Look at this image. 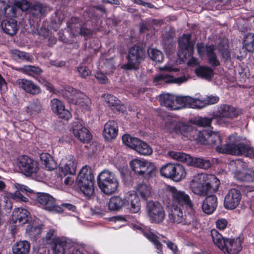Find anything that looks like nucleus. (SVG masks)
I'll return each instance as SVG.
<instances>
[{
  "instance_id": "nucleus-16",
  "label": "nucleus",
  "mask_w": 254,
  "mask_h": 254,
  "mask_svg": "<svg viewBox=\"0 0 254 254\" xmlns=\"http://www.w3.org/2000/svg\"><path fill=\"white\" fill-rule=\"evenodd\" d=\"M179 127L180 128L177 134H180L190 140L199 141L201 131L197 130L195 125L181 123Z\"/></svg>"
},
{
  "instance_id": "nucleus-15",
  "label": "nucleus",
  "mask_w": 254,
  "mask_h": 254,
  "mask_svg": "<svg viewBox=\"0 0 254 254\" xmlns=\"http://www.w3.org/2000/svg\"><path fill=\"white\" fill-rule=\"evenodd\" d=\"M215 47L213 45L206 46L200 43L197 44V51L199 57L206 56L209 63L212 66H216L220 64L219 60L214 52Z\"/></svg>"
},
{
  "instance_id": "nucleus-28",
  "label": "nucleus",
  "mask_w": 254,
  "mask_h": 254,
  "mask_svg": "<svg viewBox=\"0 0 254 254\" xmlns=\"http://www.w3.org/2000/svg\"><path fill=\"white\" fill-rule=\"evenodd\" d=\"M159 101L162 106L171 110H178L179 107L175 104V97L170 94H163L160 95Z\"/></svg>"
},
{
  "instance_id": "nucleus-23",
  "label": "nucleus",
  "mask_w": 254,
  "mask_h": 254,
  "mask_svg": "<svg viewBox=\"0 0 254 254\" xmlns=\"http://www.w3.org/2000/svg\"><path fill=\"white\" fill-rule=\"evenodd\" d=\"M50 105L52 111L60 118L65 120L70 118V113L65 109L64 105L61 100L56 98L53 99L51 100Z\"/></svg>"
},
{
  "instance_id": "nucleus-58",
  "label": "nucleus",
  "mask_w": 254,
  "mask_h": 254,
  "mask_svg": "<svg viewBox=\"0 0 254 254\" xmlns=\"http://www.w3.org/2000/svg\"><path fill=\"white\" fill-rule=\"evenodd\" d=\"M243 149L241 151V155L254 158V149L243 143Z\"/></svg>"
},
{
  "instance_id": "nucleus-41",
  "label": "nucleus",
  "mask_w": 254,
  "mask_h": 254,
  "mask_svg": "<svg viewBox=\"0 0 254 254\" xmlns=\"http://www.w3.org/2000/svg\"><path fill=\"white\" fill-rule=\"evenodd\" d=\"M143 234L146 238L154 244L155 248L157 250V253L158 254H163L162 245L158 241V237L151 232L150 230L143 231Z\"/></svg>"
},
{
  "instance_id": "nucleus-46",
  "label": "nucleus",
  "mask_w": 254,
  "mask_h": 254,
  "mask_svg": "<svg viewBox=\"0 0 254 254\" xmlns=\"http://www.w3.org/2000/svg\"><path fill=\"white\" fill-rule=\"evenodd\" d=\"M243 47L249 52L254 51V34L250 33L244 40Z\"/></svg>"
},
{
  "instance_id": "nucleus-54",
  "label": "nucleus",
  "mask_w": 254,
  "mask_h": 254,
  "mask_svg": "<svg viewBox=\"0 0 254 254\" xmlns=\"http://www.w3.org/2000/svg\"><path fill=\"white\" fill-rule=\"evenodd\" d=\"M150 58L157 62L161 63L163 61L164 56L163 53L157 49H151L148 51Z\"/></svg>"
},
{
  "instance_id": "nucleus-1",
  "label": "nucleus",
  "mask_w": 254,
  "mask_h": 254,
  "mask_svg": "<svg viewBox=\"0 0 254 254\" xmlns=\"http://www.w3.org/2000/svg\"><path fill=\"white\" fill-rule=\"evenodd\" d=\"M220 184L214 175L198 173L193 176L190 183V188L195 194L205 196L216 191Z\"/></svg>"
},
{
  "instance_id": "nucleus-7",
  "label": "nucleus",
  "mask_w": 254,
  "mask_h": 254,
  "mask_svg": "<svg viewBox=\"0 0 254 254\" xmlns=\"http://www.w3.org/2000/svg\"><path fill=\"white\" fill-rule=\"evenodd\" d=\"M170 192L172 197V203L170 199H164L163 201L168 205H173L180 207L185 206L189 208L192 211L193 203L190 195L185 191L179 190L175 187L170 189Z\"/></svg>"
},
{
  "instance_id": "nucleus-20",
  "label": "nucleus",
  "mask_w": 254,
  "mask_h": 254,
  "mask_svg": "<svg viewBox=\"0 0 254 254\" xmlns=\"http://www.w3.org/2000/svg\"><path fill=\"white\" fill-rule=\"evenodd\" d=\"M186 80L187 78L185 76L175 78L172 75L164 72L155 75L153 82L155 85H158L171 83L181 84Z\"/></svg>"
},
{
  "instance_id": "nucleus-26",
  "label": "nucleus",
  "mask_w": 254,
  "mask_h": 254,
  "mask_svg": "<svg viewBox=\"0 0 254 254\" xmlns=\"http://www.w3.org/2000/svg\"><path fill=\"white\" fill-rule=\"evenodd\" d=\"M118 127L117 123L110 121L106 123L103 130V135L108 140L115 138L118 134Z\"/></svg>"
},
{
  "instance_id": "nucleus-22",
  "label": "nucleus",
  "mask_w": 254,
  "mask_h": 254,
  "mask_svg": "<svg viewBox=\"0 0 254 254\" xmlns=\"http://www.w3.org/2000/svg\"><path fill=\"white\" fill-rule=\"evenodd\" d=\"M72 132L75 137L83 142H88L91 138V135L89 130L82 125L75 122L73 124Z\"/></svg>"
},
{
  "instance_id": "nucleus-48",
  "label": "nucleus",
  "mask_w": 254,
  "mask_h": 254,
  "mask_svg": "<svg viewBox=\"0 0 254 254\" xmlns=\"http://www.w3.org/2000/svg\"><path fill=\"white\" fill-rule=\"evenodd\" d=\"M17 70L29 75H33L35 74H39L42 72V70L39 67L32 65H24L17 68Z\"/></svg>"
},
{
  "instance_id": "nucleus-24",
  "label": "nucleus",
  "mask_w": 254,
  "mask_h": 254,
  "mask_svg": "<svg viewBox=\"0 0 254 254\" xmlns=\"http://www.w3.org/2000/svg\"><path fill=\"white\" fill-rule=\"evenodd\" d=\"M16 84L25 92L33 95L38 94L41 92L40 88L32 81L24 79H18Z\"/></svg>"
},
{
  "instance_id": "nucleus-32",
  "label": "nucleus",
  "mask_w": 254,
  "mask_h": 254,
  "mask_svg": "<svg viewBox=\"0 0 254 254\" xmlns=\"http://www.w3.org/2000/svg\"><path fill=\"white\" fill-rule=\"evenodd\" d=\"M147 161L143 159H134L129 162V165L136 175L142 176Z\"/></svg>"
},
{
  "instance_id": "nucleus-59",
  "label": "nucleus",
  "mask_w": 254,
  "mask_h": 254,
  "mask_svg": "<svg viewBox=\"0 0 254 254\" xmlns=\"http://www.w3.org/2000/svg\"><path fill=\"white\" fill-rule=\"evenodd\" d=\"M202 105L204 106L205 105L214 104L219 101V97L216 96H209L206 99H201Z\"/></svg>"
},
{
  "instance_id": "nucleus-12",
  "label": "nucleus",
  "mask_w": 254,
  "mask_h": 254,
  "mask_svg": "<svg viewBox=\"0 0 254 254\" xmlns=\"http://www.w3.org/2000/svg\"><path fill=\"white\" fill-rule=\"evenodd\" d=\"M190 35L184 34L179 39V50L178 56L182 60L190 57L193 54V44L190 41Z\"/></svg>"
},
{
  "instance_id": "nucleus-49",
  "label": "nucleus",
  "mask_w": 254,
  "mask_h": 254,
  "mask_svg": "<svg viewBox=\"0 0 254 254\" xmlns=\"http://www.w3.org/2000/svg\"><path fill=\"white\" fill-rule=\"evenodd\" d=\"M122 141L124 144L134 150L137 143L139 142V140L136 138L131 136L129 134H125L122 137Z\"/></svg>"
},
{
  "instance_id": "nucleus-64",
  "label": "nucleus",
  "mask_w": 254,
  "mask_h": 254,
  "mask_svg": "<svg viewBox=\"0 0 254 254\" xmlns=\"http://www.w3.org/2000/svg\"><path fill=\"white\" fill-rule=\"evenodd\" d=\"M95 77L101 83H106L108 81L107 77L102 72L97 71L95 74Z\"/></svg>"
},
{
  "instance_id": "nucleus-42",
  "label": "nucleus",
  "mask_w": 254,
  "mask_h": 254,
  "mask_svg": "<svg viewBox=\"0 0 254 254\" xmlns=\"http://www.w3.org/2000/svg\"><path fill=\"white\" fill-rule=\"evenodd\" d=\"M134 150L139 154L145 156L149 155L152 153V149L151 147L145 142L141 141L140 140Z\"/></svg>"
},
{
  "instance_id": "nucleus-38",
  "label": "nucleus",
  "mask_w": 254,
  "mask_h": 254,
  "mask_svg": "<svg viewBox=\"0 0 254 254\" xmlns=\"http://www.w3.org/2000/svg\"><path fill=\"white\" fill-rule=\"evenodd\" d=\"M77 95V97L74 101L75 104L80 106L83 110H89L91 105L90 99L82 92H80Z\"/></svg>"
},
{
  "instance_id": "nucleus-62",
  "label": "nucleus",
  "mask_w": 254,
  "mask_h": 254,
  "mask_svg": "<svg viewBox=\"0 0 254 254\" xmlns=\"http://www.w3.org/2000/svg\"><path fill=\"white\" fill-rule=\"evenodd\" d=\"M228 45L227 44L224 45L221 47V45H219V51L221 52L222 57L225 60H228L230 57V53L228 50Z\"/></svg>"
},
{
  "instance_id": "nucleus-57",
  "label": "nucleus",
  "mask_w": 254,
  "mask_h": 254,
  "mask_svg": "<svg viewBox=\"0 0 254 254\" xmlns=\"http://www.w3.org/2000/svg\"><path fill=\"white\" fill-rule=\"evenodd\" d=\"M213 120H214L213 118L212 119H210L205 117H199L195 118L194 120L193 123L195 125H198L202 127H205L209 126Z\"/></svg>"
},
{
  "instance_id": "nucleus-55",
  "label": "nucleus",
  "mask_w": 254,
  "mask_h": 254,
  "mask_svg": "<svg viewBox=\"0 0 254 254\" xmlns=\"http://www.w3.org/2000/svg\"><path fill=\"white\" fill-rule=\"evenodd\" d=\"M80 92L72 87H67L65 89L64 95L66 98L74 101Z\"/></svg>"
},
{
  "instance_id": "nucleus-17",
  "label": "nucleus",
  "mask_w": 254,
  "mask_h": 254,
  "mask_svg": "<svg viewBox=\"0 0 254 254\" xmlns=\"http://www.w3.org/2000/svg\"><path fill=\"white\" fill-rule=\"evenodd\" d=\"M199 142L215 146L217 150V147H221L220 144L222 140L218 132L203 130L201 131L200 137H199Z\"/></svg>"
},
{
  "instance_id": "nucleus-11",
  "label": "nucleus",
  "mask_w": 254,
  "mask_h": 254,
  "mask_svg": "<svg viewBox=\"0 0 254 254\" xmlns=\"http://www.w3.org/2000/svg\"><path fill=\"white\" fill-rule=\"evenodd\" d=\"M77 162L72 155H67L62 158L59 164V174L62 176L74 175L75 173Z\"/></svg>"
},
{
  "instance_id": "nucleus-53",
  "label": "nucleus",
  "mask_w": 254,
  "mask_h": 254,
  "mask_svg": "<svg viewBox=\"0 0 254 254\" xmlns=\"http://www.w3.org/2000/svg\"><path fill=\"white\" fill-rule=\"evenodd\" d=\"M187 107L191 108H201L203 107L201 103V99L193 98L190 96H186Z\"/></svg>"
},
{
  "instance_id": "nucleus-14",
  "label": "nucleus",
  "mask_w": 254,
  "mask_h": 254,
  "mask_svg": "<svg viewBox=\"0 0 254 254\" xmlns=\"http://www.w3.org/2000/svg\"><path fill=\"white\" fill-rule=\"evenodd\" d=\"M18 160V167L26 176H32L38 171L37 163L28 156H22Z\"/></svg>"
},
{
  "instance_id": "nucleus-9",
  "label": "nucleus",
  "mask_w": 254,
  "mask_h": 254,
  "mask_svg": "<svg viewBox=\"0 0 254 254\" xmlns=\"http://www.w3.org/2000/svg\"><path fill=\"white\" fill-rule=\"evenodd\" d=\"M144 53L138 46L130 48L127 55V63L122 65L125 69H137L139 64L143 61Z\"/></svg>"
},
{
  "instance_id": "nucleus-52",
  "label": "nucleus",
  "mask_w": 254,
  "mask_h": 254,
  "mask_svg": "<svg viewBox=\"0 0 254 254\" xmlns=\"http://www.w3.org/2000/svg\"><path fill=\"white\" fill-rule=\"evenodd\" d=\"M11 54L13 57L21 61L30 62L33 60L32 56L24 52L13 50L11 51Z\"/></svg>"
},
{
  "instance_id": "nucleus-30",
  "label": "nucleus",
  "mask_w": 254,
  "mask_h": 254,
  "mask_svg": "<svg viewBox=\"0 0 254 254\" xmlns=\"http://www.w3.org/2000/svg\"><path fill=\"white\" fill-rule=\"evenodd\" d=\"M234 177L236 179L241 181L254 182V170L250 169L237 170L235 173Z\"/></svg>"
},
{
  "instance_id": "nucleus-6",
  "label": "nucleus",
  "mask_w": 254,
  "mask_h": 254,
  "mask_svg": "<svg viewBox=\"0 0 254 254\" xmlns=\"http://www.w3.org/2000/svg\"><path fill=\"white\" fill-rule=\"evenodd\" d=\"M238 115L239 112L235 107L230 105L223 104L218 108L213 119L216 124L225 127L230 124V120Z\"/></svg>"
},
{
  "instance_id": "nucleus-8",
  "label": "nucleus",
  "mask_w": 254,
  "mask_h": 254,
  "mask_svg": "<svg viewBox=\"0 0 254 254\" xmlns=\"http://www.w3.org/2000/svg\"><path fill=\"white\" fill-rule=\"evenodd\" d=\"M160 172L162 176L176 181L181 180L186 176L184 167L178 164L167 163L161 168Z\"/></svg>"
},
{
  "instance_id": "nucleus-47",
  "label": "nucleus",
  "mask_w": 254,
  "mask_h": 254,
  "mask_svg": "<svg viewBox=\"0 0 254 254\" xmlns=\"http://www.w3.org/2000/svg\"><path fill=\"white\" fill-rule=\"evenodd\" d=\"M46 9V7L43 6L41 4L37 3L30 8V13L34 17H39L44 14Z\"/></svg>"
},
{
  "instance_id": "nucleus-27",
  "label": "nucleus",
  "mask_w": 254,
  "mask_h": 254,
  "mask_svg": "<svg viewBox=\"0 0 254 254\" xmlns=\"http://www.w3.org/2000/svg\"><path fill=\"white\" fill-rule=\"evenodd\" d=\"M217 207V197L215 195H210L206 197L203 202L202 208L203 212L207 214L213 212Z\"/></svg>"
},
{
  "instance_id": "nucleus-2",
  "label": "nucleus",
  "mask_w": 254,
  "mask_h": 254,
  "mask_svg": "<svg viewBox=\"0 0 254 254\" xmlns=\"http://www.w3.org/2000/svg\"><path fill=\"white\" fill-rule=\"evenodd\" d=\"M55 233V230L51 229L43 239L45 245L54 244L53 254H83L78 245L66 238H56Z\"/></svg>"
},
{
  "instance_id": "nucleus-40",
  "label": "nucleus",
  "mask_w": 254,
  "mask_h": 254,
  "mask_svg": "<svg viewBox=\"0 0 254 254\" xmlns=\"http://www.w3.org/2000/svg\"><path fill=\"white\" fill-rule=\"evenodd\" d=\"M211 236L214 244L220 250H222L223 245H224L226 239L224 238L215 229H212L211 231Z\"/></svg>"
},
{
  "instance_id": "nucleus-37",
  "label": "nucleus",
  "mask_w": 254,
  "mask_h": 254,
  "mask_svg": "<svg viewBox=\"0 0 254 254\" xmlns=\"http://www.w3.org/2000/svg\"><path fill=\"white\" fill-rule=\"evenodd\" d=\"M196 75L206 80H210L213 76V70L208 66H199L195 69Z\"/></svg>"
},
{
  "instance_id": "nucleus-5",
  "label": "nucleus",
  "mask_w": 254,
  "mask_h": 254,
  "mask_svg": "<svg viewBox=\"0 0 254 254\" xmlns=\"http://www.w3.org/2000/svg\"><path fill=\"white\" fill-rule=\"evenodd\" d=\"M76 184L88 198L93 195L94 192V177L90 168L87 166L82 167L78 174Z\"/></svg>"
},
{
  "instance_id": "nucleus-45",
  "label": "nucleus",
  "mask_w": 254,
  "mask_h": 254,
  "mask_svg": "<svg viewBox=\"0 0 254 254\" xmlns=\"http://www.w3.org/2000/svg\"><path fill=\"white\" fill-rule=\"evenodd\" d=\"M168 155L172 158L178 161L188 163L189 160L191 159V156L183 152L176 151H170L168 153Z\"/></svg>"
},
{
  "instance_id": "nucleus-10",
  "label": "nucleus",
  "mask_w": 254,
  "mask_h": 254,
  "mask_svg": "<svg viewBox=\"0 0 254 254\" xmlns=\"http://www.w3.org/2000/svg\"><path fill=\"white\" fill-rule=\"evenodd\" d=\"M146 211L150 220L154 223H161L165 219V211L161 203L158 201L150 200L147 202Z\"/></svg>"
},
{
  "instance_id": "nucleus-50",
  "label": "nucleus",
  "mask_w": 254,
  "mask_h": 254,
  "mask_svg": "<svg viewBox=\"0 0 254 254\" xmlns=\"http://www.w3.org/2000/svg\"><path fill=\"white\" fill-rule=\"evenodd\" d=\"M182 122H177L174 120H170L166 122L165 129L169 132H175L178 134L180 127L179 126Z\"/></svg>"
},
{
  "instance_id": "nucleus-56",
  "label": "nucleus",
  "mask_w": 254,
  "mask_h": 254,
  "mask_svg": "<svg viewBox=\"0 0 254 254\" xmlns=\"http://www.w3.org/2000/svg\"><path fill=\"white\" fill-rule=\"evenodd\" d=\"M42 228L39 225H29L26 228V233L31 237H35L41 234Z\"/></svg>"
},
{
  "instance_id": "nucleus-31",
  "label": "nucleus",
  "mask_w": 254,
  "mask_h": 254,
  "mask_svg": "<svg viewBox=\"0 0 254 254\" xmlns=\"http://www.w3.org/2000/svg\"><path fill=\"white\" fill-rule=\"evenodd\" d=\"M29 215V212L23 208H18L15 209L12 213V219L15 223H19L23 224L28 221Z\"/></svg>"
},
{
  "instance_id": "nucleus-3",
  "label": "nucleus",
  "mask_w": 254,
  "mask_h": 254,
  "mask_svg": "<svg viewBox=\"0 0 254 254\" xmlns=\"http://www.w3.org/2000/svg\"><path fill=\"white\" fill-rule=\"evenodd\" d=\"M168 219L173 224H182L188 227V230L194 233L200 228L195 215L189 212L184 215L182 207L171 205L168 210Z\"/></svg>"
},
{
  "instance_id": "nucleus-44",
  "label": "nucleus",
  "mask_w": 254,
  "mask_h": 254,
  "mask_svg": "<svg viewBox=\"0 0 254 254\" xmlns=\"http://www.w3.org/2000/svg\"><path fill=\"white\" fill-rule=\"evenodd\" d=\"M156 171V165L153 163L147 161L142 176L146 179H150L155 175Z\"/></svg>"
},
{
  "instance_id": "nucleus-60",
  "label": "nucleus",
  "mask_w": 254,
  "mask_h": 254,
  "mask_svg": "<svg viewBox=\"0 0 254 254\" xmlns=\"http://www.w3.org/2000/svg\"><path fill=\"white\" fill-rule=\"evenodd\" d=\"M10 197L16 200L27 202L28 200V198L24 196L20 191L17 190L14 193H10Z\"/></svg>"
},
{
  "instance_id": "nucleus-25",
  "label": "nucleus",
  "mask_w": 254,
  "mask_h": 254,
  "mask_svg": "<svg viewBox=\"0 0 254 254\" xmlns=\"http://www.w3.org/2000/svg\"><path fill=\"white\" fill-rule=\"evenodd\" d=\"M153 190L151 186L147 182L138 184L136 187V194L142 199L146 200L151 196Z\"/></svg>"
},
{
  "instance_id": "nucleus-35",
  "label": "nucleus",
  "mask_w": 254,
  "mask_h": 254,
  "mask_svg": "<svg viewBox=\"0 0 254 254\" xmlns=\"http://www.w3.org/2000/svg\"><path fill=\"white\" fill-rule=\"evenodd\" d=\"M104 97L106 103L109 106L112 107L113 110L116 109L119 112H124L125 111V106L120 104V101L116 97L107 94L105 95Z\"/></svg>"
},
{
  "instance_id": "nucleus-19",
  "label": "nucleus",
  "mask_w": 254,
  "mask_h": 254,
  "mask_svg": "<svg viewBox=\"0 0 254 254\" xmlns=\"http://www.w3.org/2000/svg\"><path fill=\"white\" fill-rule=\"evenodd\" d=\"M241 199L240 191L236 189H232L228 191L225 197V207L229 209H234L239 205Z\"/></svg>"
},
{
  "instance_id": "nucleus-4",
  "label": "nucleus",
  "mask_w": 254,
  "mask_h": 254,
  "mask_svg": "<svg viewBox=\"0 0 254 254\" xmlns=\"http://www.w3.org/2000/svg\"><path fill=\"white\" fill-rule=\"evenodd\" d=\"M97 183L101 190L107 195L115 192L119 185L116 175L108 170H103L99 174Z\"/></svg>"
},
{
  "instance_id": "nucleus-29",
  "label": "nucleus",
  "mask_w": 254,
  "mask_h": 254,
  "mask_svg": "<svg viewBox=\"0 0 254 254\" xmlns=\"http://www.w3.org/2000/svg\"><path fill=\"white\" fill-rule=\"evenodd\" d=\"M127 208L131 213H137L140 209V201L135 193H130L127 197Z\"/></svg>"
},
{
  "instance_id": "nucleus-61",
  "label": "nucleus",
  "mask_w": 254,
  "mask_h": 254,
  "mask_svg": "<svg viewBox=\"0 0 254 254\" xmlns=\"http://www.w3.org/2000/svg\"><path fill=\"white\" fill-rule=\"evenodd\" d=\"M186 96H178L175 97V104L179 107V109L187 107Z\"/></svg>"
},
{
  "instance_id": "nucleus-43",
  "label": "nucleus",
  "mask_w": 254,
  "mask_h": 254,
  "mask_svg": "<svg viewBox=\"0 0 254 254\" xmlns=\"http://www.w3.org/2000/svg\"><path fill=\"white\" fill-rule=\"evenodd\" d=\"M40 158L42 164L45 166L46 169L49 170H52L54 169V162L49 154L42 153L40 154Z\"/></svg>"
},
{
  "instance_id": "nucleus-18",
  "label": "nucleus",
  "mask_w": 254,
  "mask_h": 254,
  "mask_svg": "<svg viewBox=\"0 0 254 254\" xmlns=\"http://www.w3.org/2000/svg\"><path fill=\"white\" fill-rule=\"evenodd\" d=\"M229 139L231 141L227 143L221 147H217V151L220 153H227L232 155H241V151L243 148V143H236L234 141L235 137L234 135L229 136Z\"/></svg>"
},
{
  "instance_id": "nucleus-34",
  "label": "nucleus",
  "mask_w": 254,
  "mask_h": 254,
  "mask_svg": "<svg viewBox=\"0 0 254 254\" xmlns=\"http://www.w3.org/2000/svg\"><path fill=\"white\" fill-rule=\"evenodd\" d=\"M1 27L3 32L10 35H13L17 31V23L14 19L3 20Z\"/></svg>"
},
{
  "instance_id": "nucleus-33",
  "label": "nucleus",
  "mask_w": 254,
  "mask_h": 254,
  "mask_svg": "<svg viewBox=\"0 0 254 254\" xmlns=\"http://www.w3.org/2000/svg\"><path fill=\"white\" fill-rule=\"evenodd\" d=\"M127 204L126 199L120 196H114L110 198L109 203V208L111 210H119Z\"/></svg>"
},
{
  "instance_id": "nucleus-51",
  "label": "nucleus",
  "mask_w": 254,
  "mask_h": 254,
  "mask_svg": "<svg viewBox=\"0 0 254 254\" xmlns=\"http://www.w3.org/2000/svg\"><path fill=\"white\" fill-rule=\"evenodd\" d=\"M42 108V105L39 100H33L28 105L27 112L31 114L39 113L41 112Z\"/></svg>"
},
{
  "instance_id": "nucleus-36",
  "label": "nucleus",
  "mask_w": 254,
  "mask_h": 254,
  "mask_svg": "<svg viewBox=\"0 0 254 254\" xmlns=\"http://www.w3.org/2000/svg\"><path fill=\"white\" fill-rule=\"evenodd\" d=\"M30 245L26 241H20L16 243L12 247L14 254H27L30 250Z\"/></svg>"
},
{
  "instance_id": "nucleus-21",
  "label": "nucleus",
  "mask_w": 254,
  "mask_h": 254,
  "mask_svg": "<svg viewBox=\"0 0 254 254\" xmlns=\"http://www.w3.org/2000/svg\"><path fill=\"white\" fill-rule=\"evenodd\" d=\"M242 243L240 238L226 239L221 251L224 254H238L242 250Z\"/></svg>"
},
{
  "instance_id": "nucleus-39",
  "label": "nucleus",
  "mask_w": 254,
  "mask_h": 254,
  "mask_svg": "<svg viewBox=\"0 0 254 254\" xmlns=\"http://www.w3.org/2000/svg\"><path fill=\"white\" fill-rule=\"evenodd\" d=\"M188 164L198 168L206 169L210 167L211 164L209 160L201 158H192L189 160Z\"/></svg>"
},
{
  "instance_id": "nucleus-63",
  "label": "nucleus",
  "mask_w": 254,
  "mask_h": 254,
  "mask_svg": "<svg viewBox=\"0 0 254 254\" xmlns=\"http://www.w3.org/2000/svg\"><path fill=\"white\" fill-rule=\"evenodd\" d=\"M78 71L80 76L82 78H86L91 73L90 70L85 66H81L78 67Z\"/></svg>"
},
{
  "instance_id": "nucleus-13",
  "label": "nucleus",
  "mask_w": 254,
  "mask_h": 254,
  "mask_svg": "<svg viewBox=\"0 0 254 254\" xmlns=\"http://www.w3.org/2000/svg\"><path fill=\"white\" fill-rule=\"evenodd\" d=\"M35 201L47 211L60 212L62 210L61 207L56 204L55 199L49 194L38 193L35 199Z\"/></svg>"
}]
</instances>
